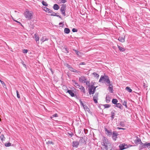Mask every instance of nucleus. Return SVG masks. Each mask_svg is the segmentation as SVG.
Returning a JSON list of instances; mask_svg holds the SVG:
<instances>
[{"mask_svg": "<svg viewBox=\"0 0 150 150\" xmlns=\"http://www.w3.org/2000/svg\"><path fill=\"white\" fill-rule=\"evenodd\" d=\"M33 12L32 11H30L27 9L25 11L24 15L26 18L28 20H30L33 18Z\"/></svg>", "mask_w": 150, "mask_h": 150, "instance_id": "nucleus-1", "label": "nucleus"}, {"mask_svg": "<svg viewBox=\"0 0 150 150\" xmlns=\"http://www.w3.org/2000/svg\"><path fill=\"white\" fill-rule=\"evenodd\" d=\"M101 144L102 145L104 146V148L106 150L108 149L109 147L111 146V143L110 142L108 139L105 137H103L102 140Z\"/></svg>", "mask_w": 150, "mask_h": 150, "instance_id": "nucleus-2", "label": "nucleus"}, {"mask_svg": "<svg viewBox=\"0 0 150 150\" xmlns=\"http://www.w3.org/2000/svg\"><path fill=\"white\" fill-rule=\"evenodd\" d=\"M99 82L102 83H105L106 84L110 83V81L108 77L107 76H101L99 80Z\"/></svg>", "mask_w": 150, "mask_h": 150, "instance_id": "nucleus-3", "label": "nucleus"}, {"mask_svg": "<svg viewBox=\"0 0 150 150\" xmlns=\"http://www.w3.org/2000/svg\"><path fill=\"white\" fill-rule=\"evenodd\" d=\"M95 89L96 88L93 85H91L88 88L89 94L90 95L94 94L95 93Z\"/></svg>", "mask_w": 150, "mask_h": 150, "instance_id": "nucleus-4", "label": "nucleus"}, {"mask_svg": "<svg viewBox=\"0 0 150 150\" xmlns=\"http://www.w3.org/2000/svg\"><path fill=\"white\" fill-rule=\"evenodd\" d=\"M87 79L85 77L83 76H82L79 77V81L81 83H85Z\"/></svg>", "mask_w": 150, "mask_h": 150, "instance_id": "nucleus-5", "label": "nucleus"}, {"mask_svg": "<svg viewBox=\"0 0 150 150\" xmlns=\"http://www.w3.org/2000/svg\"><path fill=\"white\" fill-rule=\"evenodd\" d=\"M105 130L106 134L108 136L110 137L111 136L112 134V130H108L107 128H105Z\"/></svg>", "mask_w": 150, "mask_h": 150, "instance_id": "nucleus-6", "label": "nucleus"}, {"mask_svg": "<svg viewBox=\"0 0 150 150\" xmlns=\"http://www.w3.org/2000/svg\"><path fill=\"white\" fill-rule=\"evenodd\" d=\"M112 138L113 140L115 141L117 138V136L118 135L117 133L115 131L113 132L112 134Z\"/></svg>", "mask_w": 150, "mask_h": 150, "instance_id": "nucleus-7", "label": "nucleus"}, {"mask_svg": "<svg viewBox=\"0 0 150 150\" xmlns=\"http://www.w3.org/2000/svg\"><path fill=\"white\" fill-rule=\"evenodd\" d=\"M79 144V142L78 141H74L72 142V146L73 147L77 148Z\"/></svg>", "mask_w": 150, "mask_h": 150, "instance_id": "nucleus-8", "label": "nucleus"}, {"mask_svg": "<svg viewBox=\"0 0 150 150\" xmlns=\"http://www.w3.org/2000/svg\"><path fill=\"white\" fill-rule=\"evenodd\" d=\"M98 93H96L93 97V100L96 103H98Z\"/></svg>", "mask_w": 150, "mask_h": 150, "instance_id": "nucleus-9", "label": "nucleus"}, {"mask_svg": "<svg viewBox=\"0 0 150 150\" xmlns=\"http://www.w3.org/2000/svg\"><path fill=\"white\" fill-rule=\"evenodd\" d=\"M108 84L109 87L108 89H109V91L110 93L113 92V86L112 85V83L111 82L110 83H108Z\"/></svg>", "mask_w": 150, "mask_h": 150, "instance_id": "nucleus-10", "label": "nucleus"}, {"mask_svg": "<svg viewBox=\"0 0 150 150\" xmlns=\"http://www.w3.org/2000/svg\"><path fill=\"white\" fill-rule=\"evenodd\" d=\"M146 143H143L142 142L140 143L139 146V149H142V148H146Z\"/></svg>", "mask_w": 150, "mask_h": 150, "instance_id": "nucleus-11", "label": "nucleus"}, {"mask_svg": "<svg viewBox=\"0 0 150 150\" xmlns=\"http://www.w3.org/2000/svg\"><path fill=\"white\" fill-rule=\"evenodd\" d=\"M67 91L66 92V93H68L69 95L71 97H74L75 96V94L73 92V91L70 90H69L68 88L67 89Z\"/></svg>", "mask_w": 150, "mask_h": 150, "instance_id": "nucleus-12", "label": "nucleus"}, {"mask_svg": "<svg viewBox=\"0 0 150 150\" xmlns=\"http://www.w3.org/2000/svg\"><path fill=\"white\" fill-rule=\"evenodd\" d=\"M119 147L120 150H123L127 148V147H125V144H122L120 145Z\"/></svg>", "mask_w": 150, "mask_h": 150, "instance_id": "nucleus-13", "label": "nucleus"}, {"mask_svg": "<svg viewBox=\"0 0 150 150\" xmlns=\"http://www.w3.org/2000/svg\"><path fill=\"white\" fill-rule=\"evenodd\" d=\"M72 81L73 82V84L74 86L78 88L80 87V85L76 82V81L73 80Z\"/></svg>", "mask_w": 150, "mask_h": 150, "instance_id": "nucleus-14", "label": "nucleus"}, {"mask_svg": "<svg viewBox=\"0 0 150 150\" xmlns=\"http://www.w3.org/2000/svg\"><path fill=\"white\" fill-rule=\"evenodd\" d=\"M125 36H124V37L121 36L119 37L118 39V40L119 41L122 42H123L125 41Z\"/></svg>", "mask_w": 150, "mask_h": 150, "instance_id": "nucleus-15", "label": "nucleus"}, {"mask_svg": "<svg viewBox=\"0 0 150 150\" xmlns=\"http://www.w3.org/2000/svg\"><path fill=\"white\" fill-rule=\"evenodd\" d=\"M34 36L35 37V41H36V42L37 43H39V36H38V35H37V34H35Z\"/></svg>", "mask_w": 150, "mask_h": 150, "instance_id": "nucleus-16", "label": "nucleus"}, {"mask_svg": "<svg viewBox=\"0 0 150 150\" xmlns=\"http://www.w3.org/2000/svg\"><path fill=\"white\" fill-rule=\"evenodd\" d=\"M69 70H70L71 71H72L74 72H76L77 73H79V72H80V71L76 70V69L73 68L71 67H69Z\"/></svg>", "mask_w": 150, "mask_h": 150, "instance_id": "nucleus-17", "label": "nucleus"}, {"mask_svg": "<svg viewBox=\"0 0 150 150\" xmlns=\"http://www.w3.org/2000/svg\"><path fill=\"white\" fill-rule=\"evenodd\" d=\"M78 88H79L81 90V91L83 92L84 93H85L86 92L85 89L83 86L80 85V87Z\"/></svg>", "mask_w": 150, "mask_h": 150, "instance_id": "nucleus-18", "label": "nucleus"}, {"mask_svg": "<svg viewBox=\"0 0 150 150\" xmlns=\"http://www.w3.org/2000/svg\"><path fill=\"white\" fill-rule=\"evenodd\" d=\"M141 142L140 139H137L135 140L134 141V142L136 144H140Z\"/></svg>", "mask_w": 150, "mask_h": 150, "instance_id": "nucleus-19", "label": "nucleus"}, {"mask_svg": "<svg viewBox=\"0 0 150 150\" xmlns=\"http://www.w3.org/2000/svg\"><path fill=\"white\" fill-rule=\"evenodd\" d=\"M79 142L83 144H85V139L83 137L80 138V139L79 140Z\"/></svg>", "mask_w": 150, "mask_h": 150, "instance_id": "nucleus-20", "label": "nucleus"}, {"mask_svg": "<svg viewBox=\"0 0 150 150\" xmlns=\"http://www.w3.org/2000/svg\"><path fill=\"white\" fill-rule=\"evenodd\" d=\"M53 8L55 10H58L59 8V7L57 4H55L54 5Z\"/></svg>", "mask_w": 150, "mask_h": 150, "instance_id": "nucleus-21", "label": "nucleus"}, {"mask_svg": "<svg viewBox=\"0 0 150 150\" xmlns=\"http://www.w3.org/2000/svg\"><path fill=\"white\" fill-rule=\"evenodd\" d=\"M110 98L108 95H107L106 97V103H109L110 101Z\"/></svg>", "mask_w": 150, "mask_h": 150, "instance_id": "nucleus-22", "label": "nucleus"}, {"mask_svg": "<svg viewBox=\"0 0 150 150\" xmlns=\"http://www.w3.org/2000/svg\"><path fill=\"white\" fill-rule=\"evenodd\" d=\"M70 30L69 29L67 28H65L64 30V32L66 34H68L70 33Z\"/></svg>", "mask_w": 150, "mask_h": 150, "instance_id": "nucleus-23", "label": "nucleus"}, {"mask_svg": "<svg viewBox=\"0 0 150 150\" xmlns=\"http://www.w3.org/2000/svg\"><path fill=\"white\" fill-rule=\"evenodd\" d=\"M48 40V39L46 37H42L40 39V40L42 41V42H43L47 40Z\"/></svg>", "mask_w": 150, "mask_h": 150, "instance_id": "nucleus-24", "label": "nucleus"}, {"mask_svg": "<svg viewBox=\"0 0 150 150\" xmlns=\"http://www.w3.org/2000/svg\"><path fill=\"white\" fill-rule=\"evenodd\" d=\"M44 10L46 12H47L48 13H50L52 10L46 7H44Z\"/></svg>", "mask_w": 150, "mask_h": 150, "instance_id": "nucleus-25", "label": "nucleus"}, {"mask_svg": "<svg viewBox=\"0 0 150 150\" xmlns=\"http://www.w3.org/2000/svg\"><path fill=\"white\" fill-rule=\"evenodd\" d=\"M116 106L119 108L122 109V105L121 104L119 103H118L116 104Z\"/></svg>", "mask_w": 150, "mask_h": 150, "instance_id": "nucleus-26", "label": "nucleus"}, {"mask_svg": "<svg viewBox=\"0 0 150 150\" xmlns=\"http://www.w3.org/2000/svg\"><path fill=\"white\" fill-rule=\"evenodd\" d=\"M117 47H118L119 50L120 51L123 52V51H125V49L124 48L121 47L120 46H119L118 45Z\"/></svg>", "mask_w": 150, "mask_h": 150, "instance_id": "nucleus-27", "label": "nucleus"}, {"mask_svg": "<svg viewBox=\"0 0 150 150\" xmlns=\"http://www.w3.org/2000/svg\"><path fill=\"white\" fill-rule=\"evenodd\" d=\"M66 5L65 4H63L60 9V11L61 10H66Z\"/></svg>", "mask_w": 150, "mask_h": 150, "instance_id": "nucleus-28", "label": "nucleus"}, {"mask_svg": "<svg viewBox=\"0 0 150 150\" xmlns=\"http://www.w3.org/2000/svg\"><path fill=\"white\" fill-rule=\"evenodd\" d=\"M63 50L64 52H66L67 53H68L69 52L68 49L65 47H64L63 48Z\"/></svg>", "mask_w": 150, "mask_h": 150, "instance_id": "nucleus-29", "label": "nucleus"}, {"mask_svg": "<svg viewBox=\"0 0 150 150\" xmlns=\"http://www.w3.org/2000/svg\"><path fill=\"white\" fill-rule=\"evenodd\" d=\"M117 102L118 100L116 99H113L112 100V103L114 104H117Z\"/></svg>", "mask_w": 150, "mask_h": 150, "instance_id": "nucleus-30", "label": "nucleus"}, {"mask_svg": "<svg viewBox=\"0 0 150 150\" xmlns=\"http://www.w3.org/2000/svg\"><path fill=\"white\" fill-rule=\"evenodd\" d=\"M0 138L2 142L4 141L5 139V138L4 137V135L3 134L1 135Z\"/></svg>", "mask_w": 150, "mask_h": 150, "instance_id": "nucleus-31", "label": "nucleus"}, {"mask_svg": "<svg viewBox=\"0 0 150 150\" xmlns=\"http://www.w3.org/2000/svg\"><path fill=\"white\" fill-rule=\"evenodd\" d=\"M50 13V15L51 16H57V13L52 11V10L51 11Z\"/></svg>", "mask_w": 150, "mask_h": 150, "instance_id": "nucleus-32", "label": "nucleus"}, {"mask_svg": "<svg viewBox=\"0 0 150 150\" xmlns=\"http://www.w3.org/2000/svg\"><path fill=\"white\" fill-rule=\"evenodd\" d=\"M126 90L129 93L131 92L132 91V90L128 87H127L126 88Z\"/></svg>", "mask_w": 150, "mask_h": 150, "instance_id": "nucleus-33", "label": "nucleus"}, {"mask_svg": "<svg viewBox=\"0 0 150 150\" xmlns=\"http://www.w3.org/2000/svg\"><path fill=\"white\" fill-rule=\"evenodd\" d=\"M120 125L122 127H124L125 126V123L124 122L121 121L120 123Z\"/></svg>", "mask_w": 150, "mask_h": 150, "instance_id": "nucleus-34", "label": "nucleus"}, {"mask_svg": "<svg viewBox=\"0 0 150 150\" xmlns=\"http://www.w3.org/2000/svg\"><path fill=\"white\" fill-rule=\"evenodd\" d=\"M93 74L95 77H99V74L96 72H94L93 73Z\"/></svg>", "mask_w": 150, "mask_h": 150, "instance_id": "nucleus-35", "label": "nucleus"}, {"mask_svg": "<svg viewBox=\"0 0 150 150\" xmlns=\"http://www.w3.org/2000/svg\"><path fill=\"white\" fill-rule=\"evenodd\" d=\"M42 3L43 5L45 6H48V4H47V3L44 1H42Z\"/></svg>", "mask_w": 150, "mask_h": 150, "instance_id": "nucleus-36", "label": "nucleus"}, {"mask_svg": "<svg viewBox=\"0 0 150 150\" xmlns=\"http://www.w3.org/2000/svg\"><path fill=\"white\" fill-rule=\"evenodd\" d=\"M83 107L85 110H86L87 111L89 110V109L88 108L87 106L84 105Z\"/></svg>", "mask_w": 150, "mask_h": 150, "instance_id": "nucleus-37", "label": "nucleus"}, {"mask_svg": "<svg viewBox=\"0 0 150 150\" xmlns=\"http://www.w3.org/2000/svg\"><path fill=\"white\" fill-rule=\"evenodd\" d=\"M46 144H52V145L54 144V142L52 141H48V142H47Z\"/></svg>", "mask_w": 150, "mask_h": 150, "instance_id": "nucleus-38", "label": "nucleus"}, {"mask_svg": "<svg viewBox=\"0 0 150 150\" xmlns=\"http://www.w3.org/2000/svg\"><path fill=\"white\" fill-rule=\"evenodd\" d=\"M103 106H104L105 108H107L110 107V105L108 104H106L103 105Z\"/></svg>", "mask_w": 150, "mask_h": 150, "instance_id": "nucleus-39", "label": "nucleus"}, {"mask_svg": "<svg viewBox=\"0 0 150 150\" xmlns=\"http://www.w3.org/2000/svg\"><path fill=\"white\" fill-rule=\"evenodd\" d=\"M74 51H75L76 53V54L78 55V56H79L80 55V54L81 53H80V52H79V51H77L76 50H74Z\"/></svg>", "mask_w": 150, "mask_h": 150, "instance_id": "nucleus-40", "label": "nucleus"}, {"mask_svg": "<svg viewBox=\"0 0 150 150\" xmlns=\"http://www.w3.org/2000/svg\"><path fill=\"white\" fill-rule=\"evenodd\" d=\"M127 102L126 101H125L122 103L123 105L125 106L126 108L127 107Z\"/></svg>", "mask_w": 150, "mask_h": 150, "instance_id": "nucleus-41", "label": "nucleus"}, {"mask_svg": "<svg viewBox=\"0 0 150 150\" xmlns=\"http://www.w3.org/2000/svg\"><path fill=\"white\" fill-rule=\"evenodd\" d=\"M115 115V113L113 112H111V118L112 120L114 119V117Z\"/></svg>", "mask_w": 150, "mask_h": 150, "instance_id": "nucleus-42", "label": "nucleus"}, {"mask_svg": "<svg viewBox=\"0 0 150 150\" xmlns=\"http://www.w3.org/2000/svg\"><path fill=\"white\" fill-rule=\"evenodd\" d=\"M11 143H6L5 144V145L6 146L8 147L9 146L11 145Z\"/></svg>", "mask_w": 150, "mask_h": 150, "instance_id": "nucleus-43", "label": "nucleus"}, {"mask_svg": "<svg viewBox=\"0 0 150 150\" xmlns=\"http://www.w3.org/2000/svg\"><path fill=\"white\" fill-rule=\"evenodd\" d=\"M61 11L62 13L63 14V15L64 16H65L66 14L65 13V10H61Z\"/></svg>", "mask_w": 150, "mask_h": 150, "instance_id": "nucleus-44", "label": "nucleus"}, {"mask_svg": "<svg viewBox=\"0 0 150 150\" xmlns=\"http://www.w3.org/2000/svg\"><path fill=\"white\" fill-rule=\"evenodd\" d=\"M16 93H17V97L18 98H20V96L19 94V93L18 91V90H16Z\"/></svg>", "mask_w": 150, "mask_h": 150, "instance_id": "nucleus-45", "label": "nucleus"}, {"mask_svg": "<svg viewBox=\"0 0 150 150\" xmlns=\"http://www.w3.org/2000/svg\"><path fill=\"white\" fill-rule=\"evenodd\" d=\"M78 30L77 29L74 28L72 29V31L73 32H77Z\"/></svg>", "mask_w": 150, "mask_h": 150, "instance_id": "nucleus-46", "label": "nucleus"}, {"mask_svg": "<svg viewBox=\"0 0 150 150\" xmlns=\"http://www.w3.org/2000/svg\"><path fill=\"white\" fill-rule=\"evenodd\" d=\"M85 83H86V85H87V86H89L90 85V83L89 82V81H88L87 80L86 81V82H85Z\"/></svg>", "mask_w": 150, "mask_h": 150, "instance_id": "nucleus-47", "label": "nucleus"}, {"mask_svg": "<svg viewBox=\"0 0 150 150\" xmlns=\"http://www.w3.org/2000/svg\"><path fill=\"white\" fill-rule=\"evenodd\" d=\"M68 134L71 137H72V136L74 135V134L72 132H71V133H68Z\"/></svg>", "mask_w": 150, "mask_h": 150, "instance_id": "nucleus-48", "label": "nucleus"}, {"mask_svg": "<svg viewBox=\"0 0 150 150\" xmlns=\"http://www.w3.org/2000/svg\"><path fill=\"white\" fill-rule=\"evenodd\" d=\"M146 148H150V142L148 143H146Z\"/></svg>", "mask_w": 150, "mask_h": 150, "instance_id": "nucleus-49", "label": "nucleus"}, {"mask_svg": "<svg viewBox=\"0 0 150 150\" xmlns=\"http://www.w3.org/2000/svg\"><path fill=\"white\" fill-rule=\"evenodd\" d=\"M0 82H1V83L2 84V85H4V86H6V85L4 83V82L1 81L0 79Z\"/></svg>", "mask_w": 150, "mask_h": 150, "instance_id": "nucleus-50", "label": "nucleus"}, {"mask_svg": "<svg viewBox=\"0 0 150 150\" xmlns=\"http://www.w3.org/2000/svg\"><path fill=\"white\" fill-rule=\"evenodd\" d=\"M28 52V50L26 49H24L23 50V52L24 53H26Z\"/></svg>", "mask_w": 150, "mask_h": 150, "instance_id": "nucleus-51", "label": "nucleus"}, {"mask_svg": "<svg viewBox=\"0 0 150 150\" xmlns=\"http://www.w3.org/2000/svg\"><path fill=\"white\" fill-rule=\"evenodd\" d=\"M125 147H127V148L132 146V145H130L129 144L128 145H127V144H125Z\"/></svg>", "mask_w": 150, "mask_h": 150, "instance_id": "nucleus-52", "label": "nucleus"}, {"mask_svg": "<svg viewBox=\"0 0 150 150\" xmlns=\"http://www.w3.org/2000/svg\"><path fill=\"white\" fill-rule=\"evenodd\" d=\"M80 102V103L81 105H82L83 106L84 105L83 104V103L82 102L81 100H79Z\"/></svg>", "mask_w": 150, "mask_h": 150, "instance_id": "nucleus-53", "label": "nucleus"}, {"mask_svg": "<svg viewBox=\"0 0 150 150\" xmlns=\"http://www.w3.org/2000/svg\"><path fill=\"white\" fill-rule=\"evenodd\" d=\"M61 2L62 3H64L67 2V0H61Z\"/></svg>", "mask_w": 150, "mask_h": 150, "instance_id": "nucleus-54", "label": "nucleus"}, {"mask_svg": "<svg viewBox=\"0 0 150 150\" xmlns=\"http://www.w3.org/2000/svg\"><path fill=\"white\" fill-rule=\"evenodd\" d=\"M86 64V63L85 62H81L80 64L79 65H85Z\"/></svg>", "mask_w": 150, "mask_h": 150, "instance_id": "nucleus-55", "label": "nucleus"}, {"mask_svg": "<svg viewBox=\"0 0 150 150\" xmlns=\"http://www.w3.org/2000/svg\"><path fill=\"white\" fill-rule=\"evenodd\" d=\"M58 116V115L56 113L54 115H52V117H57Z\"/></svg>", "mask_w": 150, "mask_h": 150, "instance_id": "nucleus-56", "label": "nucleus"}, {"mask_svg": "<svg viewBox=\"0 0 150 150\" xmlns=\"http://www.w3.org/2000/svg\"><path fill=\"white\" fill-rule=\"evenodd\" d=\"M117 129H125L124 128H120V127H117Z\"/></svg>", "mask_w": 150, "mask_h": 150, "instance_id": "nucleus-57", "label": "nucleus"}, {"mask_svg": "<svg viewBox=\"0 0 150 150\" xmlns=\"http://www.w3.org/2000/svg\"><path fill=\"white\" fill-rule=\"evenodd\" d=\"M56 16L58 17H59L60 18H61V16H59V15H57V16Z\"/></svg>", "mask_w": 150, "mask_h": 150, "instance_id": "nucleus-58", "label": "nucleus"}, {"mask_svg": "<svg viewBox=\"0 0 150 150\" xmlns=\"http://www.w3.org/2000/svg\"><path fill=\"white\" fill-rule=\"evenodd\" d=\"M51 72H52V74H53V73H54V72L52 70V69H50Z\"/></svg>", "mask_w": 150, "mask_h": 150, "instance_id": "nucleus-59", "label": "nucleus"}, {"mask_svg": "<svg viewBox=\"0 0 150 150\" xmlns=\"http://www.w3.org/2000/svg\"><path fill=\"white\" fill-rule=\"evenodd\" d=\"M145 83H143V86L144 87H146L145 86Z\"/></svg>", "mask_w": 150, "mask_h": 150, "instance_id": "nucleus-60", "label": "nucleus"}, {"mask_svg": "<svg viewBox=\"0 0 150 150\" xmlns=\"http://www.w3.org/2000/svg\"><path fill=\"white\" fill-rule=\"evenodd\" d=\"M61 24H63L62 23H60L59 24V25H61Z\"/></svg>", "mask_w": 150, "mask_h": 150, "instance_id": "nucleus-61", "label": "nucleus"}, {"mask_svg": "<svg viewBox=\"0 0 150 150\" xmlns=\"http://www.w3.org/2000/svg\"><path fill=\"white\" fill-rule=\"evenodd\" d=\"M23 65L25 67L26 66V65L25 64H23Z\"/></svg>", "mask_w": 150, "mask_h": 150, "instance_id": "nucleus-62", "label": "nucleus"}, {"mask_svg": "<svg viewBox=\"0 0 150 150\" xmlns=\"http://www.w3.org/2000/svg\"><path fill=\"white\" fill-rule=\"evenodd\" d=\"M68 67V68H69V67H71L70 65H68V66H67Z\"/></svg>", "mask_w": 150, "mask_h": 150, "instance_id": "nucleus-63", "label": "nucleus"}, {"mask_svg": "<svg viewBox=\"0 0 150 150\" xmlns=\"http://www.w3.org/2000/svg\"><path fill=\"white\" fill-rule=\"evenodd\" d=\"M16 21V22H17V23H20L18 21Z\"/></svg>", "mask_w": 150, "mask_h": 150, "instance_id": "nucleus-64", "label": "nucleus"}]
</instances>
